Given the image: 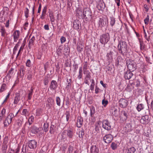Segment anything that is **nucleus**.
Wrapping results in <instances>:
<instances>
[{
  "mask_svg": "<svg viewBox=\"0 0 153 153\" xmlns=\"http://www.w3.org/2000/svg\"><path fill=\"white\" fill-rule=\"evenodd\" d=\"M84 74L86 75L85 79H90L91 78V74L88 71H87L86 72H84Z\"/></svg>",
  "mask_w": 153,
  "mask_h": 153,
  "instance_id": "30",
  "label": "nucleus"
},
{
  "mask_svg": "<svg viewBox=\"0 0 153 153\" xmlns=\"http://www.w3.org/2000/svg\"><path fill=\"white\" fill-rule=\"evenodd\" d=\"M82 67L79 68V74L77 76V78L79 79H81L82 77Z\"/></svg>",
  "mask_w": 153,
  "mask_h": 153,
  "instance_id": "41",
  "label": "nucleus"
},
{
  "mask_svg": "<svg viewBox=\"0 0 153 153\" xmlns=\"http://www.w3.org/2000/svg\"><path fill=\"white\" fill-rule=\"evenodd\" d=\"M60 41L61 43V44H63L65 42L66 38L64 36H62L60 38Z\"/></svg>",
  "mask_w": 153,
  "mask_h": 153,
  "instance_id": "64",
  "label": "nucleus"
},
{
  "mask_svg": "<svg viewBox=\"0 0 153 153\" xmlns=\"http://www.w3.org/2000/svg\"><path fill=\"white\" fill-rule=\"evenodd\" d=\"M83 122V119L82 118L81 116H79L77 117V120L76 123V126L78 128H80L82 126Z\"/></svg>",
  "mask_w": 153,
  "mask_h": 153,
  "instance_id": "17",
  "label": "nucleus"
},
{
  "mask_svg": "<svg viewBox=\"0 0 153 153\" xmlns=\"http://www.w3.org/2000/svg\"><path fill=\"white\" fill-rule=\"evenodd\" d=\"M54 100L51 97L49 98L48 99L47 105L51 106V105H52L53 103Z\"/></svg>",
  "mask_w": 153,
  "mask_h": 153,
  "instance_id": "31",
  "label": "nucleus"
},
{
  "mask_svg": "<svg viewBox=\"0 0 153 153\" xmlns=\"http://www.w3.org/2000/svg\"><path fill=\"white\" fill-rule=\"evenodd\" d=\"M77 13L79 16H82L83 15V12L81 10H77Z\"/></svg>",
  "mask_w": 153,
  "mask_h": 153,
  "instance_id": "60",
  "label": "nucleus"
},
{
  "mask_svg": "<svg viewBox=\"0 0 153 153\" xmlns=\"http://www.w3.org/2000/svg\"><path fill=\"white\" fill-rule=\"evenodd\" d=\"M113 137L111 134L106 135L103 137V140L106 143H110L112 140Z\"/></svg>",
  "mask_w": 153,
  "mask_h": 153,
  "instance_id": "7",
  "label": "nucleus"
},
{
  "mask_svg": "<svg viewBox=\"0 0 153 153\" xmlns=\"http://www.w3.org/2000/svg\"><path fill=\"white\" fill-rule=\"evenodd\" d=\"M83 45L80 43H79L77 44V49L78 52H80L82 51L83 50Z\"/></svg>",
  "mask_w": 153,
  "mask_h": 153,
  "instance_id": "28",
  "label": "nucleus"
},
{
  "mask_svg": "<svg viewBox=\"0 0 153 153\" xmlns=\"http://www.w3.org/2000/svg\"><path fill=\"white\" fill-rule=\"evenodd\" d=\"M121 113L123 114V115L125 116V119H126L127 118V113L125 111H122L121 112Z\"/></svg>",
  "mask_w": 153,
  "mask_h": 153,
  "instance_id": "62",
  "label": "nucleus"
},
{
  "mask_svg": "<svg viewBox=\"0 0 153 153\" xmlns=\"http://www.w3.org/2000/svg\"><path fill=\"white\" fill-rule=\"evenodd\" d=\"M62 46H59L57 50V51H56L57 53V54L59 55H60L61 53V52H62Z\"/></svg>",
  "mask_w": 153,
  "mask_h": 153,
  "instance_id": "51",
  "label": "nucleus"
},
{
  "mask_svg": "<svg viewBox=\"0 0 153 153\" xmlns=\"http://www.w3.org/2000/svg\"><path fill=\"white\" fill-rule=\"evenodd\" d=\"M33 88L32 87L31 88L30 90L29 91V92L28 94V100H30L32 97V96L33 94Z\"/></svg>",
  "mask_w": 153,
  "mask_h": 153,
  "instance_id": "37",
  "label": "nucleus"
},
{
  "mask_svg": "<svg viewBox=\"0 0 153 153\" xmlns=\"http://www.w3.org/2000/svg\"><path fill=\"white\" fill-rule=\"evenodd\" d=\"M102 127L107 130H110L111 129L110 123L107 120H105L103 121Z\"/></svg>",
  "mask_w": 153,
  "mask_h": 153,
  "instance_id": "9",
  "label": "nucleus"
},
{
  "mask_svg": "<svg viewBox=\"0 0 153 153\" xmlns=\"http://www.w3.org/2000/svg\"><path fill=\"white\" fill-rule=\"evenodd\" d=\"M133 75V74L131 70L127 71L124 73V77L126 79H130Z\"/></svg>",
  "mask_w": 153,
  "mask_h": 153,
  "instance_id": "16",
  "label": "nucleus"
},
{
  "mask_svg": "<svg viewBox=\"0 0 153 153\" xmlns=\"http://www.w3.org/2000/svg\"><path fill=\"white\" fill-rule=\"evenodd\" d=\"M49 16L50 19L51 21L52 22H54L55 21V18L54 17L53 13L52 12H50L49 13Z\"/></svg>",
  "mask_w": 153,
  "mask_h": 153,
  "instance_id": "34",
  "label": "nucleus"
},
{
  "mask_svg": "<svg viewBox=\"0 0 153 153\" xmlns=\"http://www.w3.org/2000/svg\"><path fill=\"white\" fill-rule=\"evenodd\" d=\"M56 126L53 125H51L50 127L49 132L51 134L54 133L56 130Z\"/></svg>",
  "mask_w": 153,
  "mask_h": 153,
  "instance_id": "23",
  "label": "nucleus"
},
{
  "mask_svg": "<svg viewBox=\"0 0 153 153\" xmlns=\"http://www.w3.org/2000/svg\"><path fill=\"white\" fill-rule=\"evenodd\" d=\"M140 49L141 50H143L144 48V45L143 42V41L140 40Z\"/></svg>",
  "mask_w": 153,
  "mask_h": 153,
  "instance_id": "57",
  "label": "nucleus"
},
{
  "mask_svg": "<svg viewBox=\"0 0 153 153\" xmlns=\"http://www.w3.org/2000/svg\"><path fill=\"white\" fill-rule=\"evenodd\" d=\"M97 7L99 10L102 11L105 7V4L102 1H98Z\"/></svg>",
  "mask_w": 153,
  "mask_h": 153,
  "instance_id": "11",
  "label": "nucleus"
},
{
  "mask_svg": "<svg viewBox=\"0 0 153 153\" xmlns=\"http://www.w3.org/2000/svg\"><path fill=\"white\" fill-rule=\"evenodd\" d=\"M30 131L33 134H36L39 131V128L35 126H31L30 129Z\"/></svg>",
  "mask_w": 153,
  "mask_h": 153,
  "instance_id": "15",
  "label": "nucleus"
},
{
  "mask_svg": "<svg viewBox=\"0 0 153 153\" xmlns=\"http://www.w3.org/2000/svg\"><path fill=\"white\" fill-rule=\"evenodd\" d=\"M90 115L91 117H93V115L95 113V108L94 106H92L90 109Z\"/></svg>",
  "mask_w": 153,
  "mask_h": 153,
  "instance_id": "29",
  "label": "nucleus"
},
{
  "mask_svg": "<svg viewBox=\"0 0 153 153\" xmlns=\"http://www.w3.org/2000/svg\"><path fill=\"white\" fill-rule=\"evenodd\" d=\"M144 108L143 104H138L137 107V109L138 111H140Z\"/></svg>",
  "mask_w": 153,
  "mask_h": 153,
  "instance_id": "36",
  "label": "nucleus"
},
{
  "mask_svg": "<svg viewBox=\"0 0 153 153\" xmlns=\"http://www.w3.org/2000/svg\"><path fill=\"white\" fill-rule=\"evenodd\" d=\"M6 85L5 84L3 83L1 85V88L0 90V92H1L6 89Z\"/></svg>",
  "mask_w": 153,
  "mask_h": 153,
  "instance_id": "50",
  "label": "nucleus"
},
{
  "mask_svg": "<svg viewBox=\"0 0 153 153\" xmlns=\"http://www.w3.org/2000/svg\"><path fill=\"white\" fill-rule=\"evenodd\" d=\"M117 144L114 142H113L111 145V147L113 150H115L117 147Z\"/></svg>",
  "mask_w": 153,
  "mask_h": 153,
  "instance_id": "47",
  "label": "nucleus"
},
{
  "mask_svg": "<svg viewBox=\"0 0 153 153\" xmlns=\"http://www.w3.org/2000/svg\"><path fill=\"white\" fill-rule=\"evenodd\" d=\"M123 60V59L122 58L121 56H119L117 58L116 60V64L117 66L119 65V63L122 62Z\"/></svg>",
  "mask_w": 153,
  "mask_h": 153,
  "instance_id": "26",
  "label": "nucleus"
},
{
  "mask_svg": "<svg viewBox=\"0 0 153 153\" xmlns=\"http://www.w3.org/2000/svg\"><path fill=\"white\" fill-rule=\"evenodd\" d=\"M8 146L2 145L1 149V153H6Z\"/></svg>",
  "mask_w": 153,
  "mask_h": 153,
  "instance_id": "38",
  "label": "nucleus"
},
{
  "mask_svg": "<svg viewBox=\"0 0 153 153\" xmlns=\"http://www.w3.org/2000/svg\"><path fill=\"white\" fill-rule=\"evenodd\" d=\"M8 137L7 136H5L3 139V142L2 143V145L8 146Z\"/></svg>",
  "mask_w": 153,
  "mask_h": 153,
  "instance_id": "27",
  "label": "nucleus"
},
{
  "mask_svg": "<svg viewBox=\"0 0 153 153\" xmlns=\"http://www.w3.org/2000/svg\"><path fill=\"white\" fill-rule=\"evenodd\" d=\"M74 151V147L71 145H70L68 148L67 153H73Z\"/></svg>",
  "mask_w": 153,
  "mask_h": 153,
  "instance_id": "32",
  "label": "nucleus"
},
{
  "mask_svg": "<svg viewBox=\"0 0 153 153\" xmlns=\"http://www.w3.org/2000/svg\"><path fill=\"white\" fill-rule=\"evenodd\" d=\"M25 15L26 18H27L28 16V13H29V10L27 8H26V10H25Z\"/></svg>",
  "mask_w": 153,
  "mask_h": 153,
  "instance_id": "63",
  "label": "nucleus"
},
{
  "mask_svg": "<svg viewBox=\"0 0 153 153\" xmlns=\"http://www.w3.org/2000/svg\"><path fill=\"white\" fill-rule=\"evenodd\" d=\"M67 85L66 87V88L67 90H68L71 88V79L68 80V79H67Z\"/></svg>",
  "mask_w": 153,
  "mask_h": 153,
  "instance_id": "33",
  "label": "nucleus"
},
{
  "mask_svg": "<svg viewBox=\"0 0 153 153\" xmlns=\"http://www.w3.org/2000/svg\"><path fill=\"white\" fill-rule=\"evenodd\" d=\"M49 79L48 77V76H45L44 80V84L45 85H46L48 84L49 82Z\"/></svg>",
  "mask_w": 153,
  "mask_h": 153,
  "instance_id": "52",
  "label": "nucleus"
},
{
  "mask_svg": "<svg viewBox=\"0 0 153 153\" xmlns=\"http://www.w3.org/2000/svg\"><path fill=\"white\" fill-rule=\"evenodd\" d=\"M126 64L129 70L133 71L136 69V65L134 62L131 59H128L126 61Z\"/></svg>",
  "mask_w": 153,
  "mask_h": 153,
  "instance_id": "4",
  "label": "nucleus"
},
{
  "mask_svg": "<svg viewBox=\"0 0 153 153\" xmlns=\"http://www.w3.org/2000/svg\"><path fill=\"white\" fill-rule=\"evenodd\" d=\"M23 121V120L22 118V120L19 119L17 120V124L19 127L21 126Z\"/></svg>",
  "mask_w": 153,
  "mask_h": 153,
  "instance_id": "46",
  "label": "nucleus"
},
{
  "mask_svg": "<svg viewBox=\"0 0 153 153\" xmlns=\"http://www.w3.org/2000/svg\"><path fill=\"white\" fill-rule=\"evenodd\" d=\"M110 38L109 33H107L100 36V43L103 45H105L108 42Z\"/></svg>",
  "mask_w": 153,
  "mask_h": 153,
  "instance_id": "3",
  "label": "nucleus"
},
{
  "mask_svg": "<svg viewBox=\"0 0 153 153\" xmlns=\"http://www.w3.org/2000/svg\"><path fill=\"white\" fill-rule=\"evenodd\" d=\"M83 16L86 20H90L92 18V13L90 9L88 8H85L83 10Z\"/></svg>",
  "mask_w": 153,
  "mask_h": 153,
  "instance_id": "2",
  "label": "nucleus"
},
{
  "mask_svg": "<svg viewBox=\"0 0 153 153\" xmlns=\"http://www.w3.org/2000/svg\"><path fill=\"white\" fill-rule=\"evenodd\" d=\"M33 73L30 71L28 73L27 78L29 80H31L32 78Z\"/></svg>",
  "mask_w": 153,
  "mask_h": 153,
  "instance_id": "53",
  "label": "nucleus"
},
{
  "mask_svg": "<svg viewBox=\"0 0 153 153\" xmlns=\"http://www.w3.org/2000/svg\"><path fill=\"white\" fill-rule=\"evenodd\" d=\"M98 148L96 146H92L91 148V153H98Z\"/></svg>",
  "mask_w": 153,
  "mask_h": 153,
  "instance_id": "21",
  "label": "nucleus"
},
{
  "mask_svg": "<svg viewBox=\"0 0 153 153\" xmlns=\"http://www.w3.org/2000/svg\"><path fill=\"white\" fill-rule=\"evenodd\" d=\"M35 39V37L34 36H33L30 39H29L28 44V46L29 48H30L31 46L34 45Z\"/></svg>",
  "mask_w": 153,
  "mask_h": 153,
  "instance_id": "22",
  "label": "nucleus"
},
{
  "mask_svg": "<svg viewBox=\"0 0 153 153\" xmlns=\"http://www.w3.org/2000/svg\"><path fill=\"white\" fill-rule=\"evenodd\" d=\"M58 86V84L57 82L54 80H52L51 83L50 88L51 90H56Z\"/></svg>",
  "mask_w": 153,
  "mask_h": 153,
  "instance_id": "14",
  "label": "nucleus"
},
{
  "mask_svg": "<svg viewBox=\"0 0 153 153\" xmlns=\"http://www.w3.org/2000/svg\"><path fill=\"white\" fill-rule=\"evenodd\" d=\"M42 113V109L41 108H38L36 110V116H40Z\"/></svg>",
  "mask_w": 153,
  "mask_h": 153,
  "instance_id": "49",
  "label": "nucleus"
},
{
  "mask_svg": "<svg viewBox=\"0 0 153 153\" xmlns=\"http://www.w3.org/2000/svg\"><path fill=\"white\" fill-rule=\"evenodd\" d=\"M149 15H147L146 18L144 20V22L145 24H148V22L149 21Z\"/></svg>",
  "mask_w": 153,
  "mask_h": 153,
  "instance_id": "59",
  "label": "nucleus"
},
{
  "mask_svg": "<svg viewBox=\"0 0 153 153\" xmlns=\"http://www.w3.org/2000/svg\"><path fill=\"white\" fill-rule=\"evenodd\" d=\"M64 133L66 134L67 136L70 138H71L73 136V131L71 130H65L62 133V135L63 138V135H64Z\"/></svg>",
  "mask_w": 153,
  "mask_h": 153,
  "instance_id": "12",
  "label": "nucleus"
},
{
  "mask_svg": "<svg viewBox=\"0 0 153 153\" xmlns=\"http://www.w3.org/2000/svg\"><path fill=\"white\" fill-rule=\"evenodd\" d=\"M20 100V96L19 93H16L15 94L14 103L17 104Z\"/></svg>",
  "mask_w": 153,
  "mask_h": 153,
  "instance_id": "18",
  "label": "nucleus"
},
{
  "mask_svg": "<svg viewBox=\"0 0 153 153\" xmlns=\"http://www.w3.org/2000/svg\"><path fill=\"white\" fill-rule=\"evenodd\" d=\"M28 147L31 149H34L36 148L37 143L35 140H31L29 141L27 143Z\"/></svg>",
  "mask_w": 153,
  "mask_h": 153,
  "instance_id": "6",
  "label": "nucleus"
},
{
  "mask_svg": "<svg viewBox=\"0 0 153 153\" xmlns=\"http://www.w3.org/2000/svg\"><path fill=\"white\" fill-rule=\"evenodd\" d=\"M87 62H85L83 66V72L84 73L85 72H86V71H88L87 70Z\"/></svg>",
  "mask_w": 153,
  "mask_h": 153,
  "instance_id": "58",
  "label": "nucleus"
},
{
  "mask_svg": "<svg viewBox=\"0 0 153 153\" xmlns=\"http://www.w3.org/2000/svg\"><path fill=\"white\" fill-rule=\"evenodd\" d=\"M150 121V120L149 118V116L148 115L142 116L140 120V123L143 124H147Z\"/></svg>",
  "mask_w": 153,
  "mask_h": 153,
  "instance_id": "8",
  "label": "nucleus"
},
{
  "mask_svg": "<svg viewBox=\"0 0 153 153\" xmlns=\"http://www.w3.org/2000/svg\"><path fill=\"white\" fill-rule=\"evenodd\" d=\"M56 101L57 105L60 106L61 105V100L60 98L58 97H56Z\"/></svg>",
  "mask_w": 153,
  "mask_h": 153,
  "instance_id": "48",
  "label": "nucleus"
},
{
  "mask_svg": "<svg viewBox=\"0 0 153 153\" xmlns=\"http://www.w3.org/2000/svg\"><path fill=\"white\" fill-rule=\"evenodd\" d=\"M6 113V109L5 108H3L1 111L0 114V118L2 119V118L3 117Z\"/></svg>",
  "mask_w": 153,
  "mask_h": 153,
  "instance_id": "45",
  "label": "nucleus"
},
{
  "mask_svg": "<svg viewBox=\"0 0 153 153\" xmlns=\"http://www.w3.org/2000/svg\"><path fill=\"white\" fill-rule=\"evenodd\" d=\"M65 114L66 115V119L67 121H68L70 117V112L69 111H66L65 112Z\"/></svg>",
  "mask_w": 153,
  "mask_h": 153,
  "instance_id": "56",
  "label": "nucleus"
},
{
  "mask_svg": "<svg viewBox=\"0 0 153 153\" xmlns=\"http://www.w3.org/2000/svg\"><path fill=\"white\" fill-rule=\"evenodd\" d=\"M34 120V117L33 116L31 115L29 118L28 120V122L29 123L30 125H31L33 122Z\"/></svg>",
  "mask_w": 153,
  "mask_h": 153,
  "instance_id": "42",
  "label": "nucleus"
},
{
  "mask_svg": "<svg viewBox=\"0 0 153 153\" xmlns=\"http://www.w3.org/2000/svg\"><path fill=\"white\" fill-rule=\"evenodd\" d=\"M73 27L74 29L77 30L81 28L80 22L79 20H76L74 21Z\"/></svg>",
  "mask_w": 153,
  "mask_h": 153,
  "instance_id": "13",
  "label": "nucleus"
},
{
  "mask_svg": "<svg viewBox=\"0 0 153 153\" xmlns=\"http://www.w3.org/2000/svg\"><path fill=\"white\" fill-rule=\"evenodd\" d=\"M115 18L113 17H111L110 21V25L111 26H113L115 23Z\"/></svg>",
  "mask_w": 153,
  "mask_h": 153,
  "instance_id": "44",
  "label": "nucleus"
},
{
  "mask_svg": "<svg viewBox=\"0 0 153 153\" xmlns=\"http://www.w3.org/2000/svg\"><path fill=\"white\" fill-rule=\"evenodd\" d=\"M114 53L113 51H111L110 52L108 53L107 54V57L108 59H112L113 57Z\"/></svg>",
  "mask_w": 153,
  "mask_h": 153,
  "instance_id": "39",
  "label": "nucleus"
},
{
  "mask_svg": "<svg viewBox=\"0 0 153 153\" xmlns=\"http://www.w3.org/2000/svg\"><path fill=\"white\" fill-rule=\"evenodd\" d=\"M84 134V130H82V131H81L79 132V137L80 138H82Z\"/></svg>",
  "mask_w": 153,
  "mask_h": 153,
  "instance_id": "61",
  "label": "nucleus"
},
{
  "mask_svg": "<svg viewBox=\"0 0 153 153\" xmlns=\"http://www.w3.org/2000/svg\"><path fill=\"white\" fill-rule=\"evenodd\" d=\"M99 26L101 27H104L106 25V21L103 19L100 18L99 22Z\"/></svg>",
  "mask_w": 153,
  "mask_h": 153,
  "instance_id": "20",
  "label": "nucleus"
},
{
  "mask_svg": "<svg viewBox=\"0 0 153 153\" xmlns=\"http://www.w3.org/2000/svg\"><path fill=\"white\" fill-rule=\"evenodd\" d=\"M70 51V49L68 46H65L63 50V52L65 54H68Z\"/></svg>",
  "mask_w": 153,
  "mask_h": 153,
  "instance_id": "40",
  "label": "nucleus"
},
{
  "mask_svg": "<svg viewBox=\"0 0 153 153\" xmlns=\"http://www.w3.org/2000/svg\"><path fill=\"white\" fill-rule=\"evenodd\" d=\"M119 105L121 108H125L128 105V101L125 99L121 98L119 101Z\"/></svg>",
  "mask_w": 153,
  "mask_h": 153,
  "instance_id": "10",
  "label": "nucleus"
},
{
  "mask_svg": "<svg viewBox=\"0 0 153 153\" xmlns=\"http://www.w3.org/2000/svg\"><path fill=\"white\" fill-rule=\"evenodd\" d=\"M117 48L119 53L124 56L125 53L128 51V46L127 43L123 40H120L118 43Z\"/></svg>",
  "mask_w": 153,
  "mask_h": 153,
  "instance_id": "1",
  "label": "nucleus"
},
{
  "mask_svg": "<svg viewBox=\"0 0 153 153\" xmlns=\"http://www.w3.org/2000/svg\"><path fill=\"white\" fill-rule=\"evenodd\" d=\"M25 72V68L23 66H21L20 70V74L21 76H23Z\"/></svg>",
  "mask_w": 153,
  "mask_h": 153,
  "instance_id": "35",
  "label": "nucleus"
},
{
  "mask_svg": "<svg viewBox=\"0 0 153 153\" xmlns=\"http://www.w3.org/2000/svg\"><path fill=\"white\" fill-rule=\"evenodd\" d=\"M28 149H27V146L24 145L22 149V151L24 153H25L28 151Z\"/></svg>",
  "mask_w": 153,
  "mask_h": 153,
  "instance_id": "54",
  "label": "nucleus"
},
{
  "mask_svg": "<svg viewBox=\"0 0 153 153\" xmlns=\"http://www.w3.org/2000/svg\"><path fill=\"white\" fill-rule=\"evenodd\" d=\"M49 124L47 123H45L44 125V129L45 132H47L48 130Z\"/></svg>",
  "mask_w": 153,
  "mask_h": 153,
  "instance_id": "43",
  "label": "nucleus"
},
{
  "mask_svg": "<svg viewBox=\"0 0 153 153\" xmlns=\"http://www.w3.org/2000/svg\"><path fill=\"white\" fill-rule=\"evenodd\" d=\"M15 116L13 113H10L7 116L4 122L5 126H7L10 124L12 121L13 119Z\"/></svg>",
  "mask_w": 153,
  "mask_h": 153,
  "instance_id": "5",
  "label": "nucleus"
},
{
  "mask_svg": "<svg viewBox=\"0 0 153 153\" xmlns=\"http://www.w3.org/2000/svg\"><path fill=\"white\" fill-rule=\"evenodd\" d=\"M19 42L14 47L13 50V54H15L16 53V52L17 50V48L19 46Z\"/></svg>",
  "mask_w": 153,
  "mask_h": 153,
  "instance_id": "55",
  "label": "nucleus"
},
{
  "mask_svg": "<svg viewBox=\"0 0 153 153\" xmlns=\"http://www.w3.org/2000/svg\"><path fill=\"white\" fill-rule=\"evenodd\" d=\"M20 34L19 31L16 30L13 33V39L14 42H16L18 39Z\"/></svg>",
  "mask_w": 153,
  "mask_h": 153,
  "instance_id": "19",
  "label": "nucleus"
},
{
  "mask_svg": "<svg viewBox=\"0 0 153 153\" xmlns=\"http://www.w3.org/2000/svg\"><path fill=\"white\" fill-rule=\"evenodd\" d=\"M47 8V7L45 6L44 7L43 9L42 10V13L40 17V18L42 19H43L45 18V16L46 13Z\"/></svg>",
  "mask_w": 153,
  "mask_h": 153,
  "instance_id": "25",
  "label": "nucleus"
},
{
  "mask_svg": "<svg viewBox=\"0 0 153 153\" xmlns=\"http://www.w3.org/2000/svg\"><path fill=\"white\" fill-rule=\"evenodd\" d=\"M127 153H134L136 151V149L133 147L128 148L126 150Z\"/></svg>",
  "mask_w": 153,
  "mask_h": 153,
  "instance_id": "24",
  "label": "nucleus"
}]
</instances>
